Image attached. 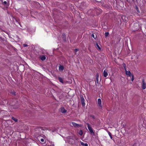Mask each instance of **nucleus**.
Masks as SVG:
<instances>
[{
	"label": "nucleus",
	"mask_w": 146,
	"mask_h": 146,
	"mask_svg": "<svg viewBox=\"0 0 146 146\" xmlns=\"http://www.w3.org/2000/svg\"><path fill=\"white\" fill-rule=\"evenodd\" d=\"M41 53L42 54H45L46 52L45 50L44 49L42 50Z\"/></svg>",
	"instance_id": "a211bd4d"
},
{
	"label": "nucleus",
	"mask_w": 146,
	"mask_h": 146,
	"mask_svg": "<svg viewBox=\"0 0 146 146\" xmlns=\"http://www.w3.org/2000/svg\"><path fill=\"white\" fill-rule=\"evenodd\" d=\"M96 46L99 50H100L101 49V48L98 45V44L97 43L96 44Z\"/></svg>",
	"instance_id": "aec40b11"
},
{
	"label": "nucleus",
	"mask_w": 146,
	"mask_h": 146,
	"mask_svg": "<svg viewBox=\"0 0 146 146\" xmlns=\"http://www.w3.org/2000/svg\"><path fill=\"white\" fill-rule=\"evenodd\" d=\"M54 145H51V146H54Z\"/></svg>",
	"instance_id": "2f4dec72"
},
{
	"label": "nucleus",
	"mask_w": 146,
	"mask_h": 146,
	"mask_svg": "<svg viewBox=\"0 0 146 146\" xmlns=\"http://www.w3.org/2000/svg\"><path fill=\"white\" fill-rule=\"evenodd\" d=\"M92 36L94 38H95L94 37V34H92Z\"/></svg>",
	"instance_id": "bb28decb"
},
{
	"label": "nucleus",
	"mask_w": 146,
	"mask_h": 146,
	"mask_svg": "<svg viewBox=\"0 0 146 146\" xmlns=\"http://www.w3.org/2000/svg\"><path fill=\"white\" fill-rule=\"evenodd\" d=\"M64 69V67L60 65L59 66V70L60 71H62Z\"/></svg>",
	"instance_id": "9b49d317"
},
{
	"label": "nucleus",
	"mask_w": 146,
	"mask_h": 146,
	"mask_svg": "<svg viewBox=\"0 0 146 146\" xmlns=\"http://www.w3.org/2000/svg\"><path fill=\"white\" fill-rule=\"evenodd\" d=\"M142 88L144 90L146 88V84L143 79L142 80Z\"/></svg>",
	"instance_id": "20e7f679"
},
{
	"label": "nucleus",
	"mask_w": 146,
	"mask_h": 146,
	"mask_svg": "<svg viewBox=\"0 0 146 146\" xmlns=\"http://www.w3.org/2000/svg\"><path fill=\"white\" fill-rule=\"evenodd\" d=\"M40 59L42 61H44L46 59V56L44 55H42L40 56Z\"/></svg>",
	"instance_id": "9d476101"
},
{
	"label": "nucleus",
	"mask_w": 146,
	"mask_h": 146,
	"mask_svg": "<svg viewBox=\"0 0 146 146\" xmlns=\"http://www.w3.org/2000/svg\"><path fill=\"white\" fill-rule=\"evenodd\" d=\"M23 45L24 47H25L27 46H28V45L26 44H23Z\"/></svg>",
	"instance_id": "b1692460"
},
{
	"label": "nucleus",
	"mask_w": 146,
	"mask_h": 146,
	"mask_svg": "<svg viewBox=\"0 0 146 146\" xmlns=\"http://www.w3.org/2000/svg\"><path fill=\"white\" fill-rule=\"evenodd\" d=\"M92 117L94 119L95 118V116H92Z\"/></svg>",
	"instance_id": "cd10ccee"
},
{
	"label": "nucleus",
	"mask_w": 146,
	"mask_h": 146,
	"mask_svg": "<svg viewBox=\"0 0 146 146\" xmlns=\"http://www.w3.org/2000/svg\"><path fill=\"white\" fill-rule=\"evenodd\" d=\"M109 35V33L108 32H106L105 33V35L106 37L108 36Z\"/></svg>",
	"instance_id": "6ab92c4d"
},
{
	"label": "nucleus",
	"mask_w": 146,
	"mask_h": 146,
	"mask_svg": "<svg viewBox=\"0 0 146 146\" xmlns=\"http://www.w3.org/2000/svg\"><path fill=\"white\" fill-rule=\"evenodd\" d=\"M135 25H139V24H138L137 23H135Z\"/></svg>",
	"instance_id": "c756f323"
},
{
	"label": "nucleus",
	"mask_w": 146,
	"mask_h": 146,
	"mask_svg": "<svg viewBox=\"0 0 146 146\" xmlns=\"http://www.w3.org/2000/svg\"><path fill=\"white\" fill-rule=\"evenodd\" d=\"M80 143L82 145L84 146H88V144L87 143H84L83 142H81Z\"/></svg>",
	"instance_id": "ddd939ff"
},
{
	"label": "nucleus",
	"mask_w": 146,
	"mask_h": 146,
	"mask_svg": "<svg viewBox=\"0 0 146 146\" xmlns=\"http://www.w3.org/2000/svg\"><path fill=\"white\" fill-rule=\"evenodd\" d=\"M81 102L82 105L84 106L85 105V100L83 97H81Z\"/></svg>",
	"instance_id": "423d86ee"
},
{
	"label": "nucleus",
	"mask_w": 146,
	"mask_h": 146,
	"mask_svg": "<svg viewBox=\"0 0 146 146\" xmlns=\"http://www.w3.org/2000/svg\"><path fill=\"white\" fill-rule=\"evenodd\" d=\"M78 49H75L74 50V51L75 52H77L78 51Z\"/></svg>",
	"instance_id": "393cba45"
},
{
	"label": "nucleus",
	"mask_w": 146,
	"mask_h": 146,
	"mask_svg": "<svg viewBox=\"0 0 146 146\" xmlns=\"http://www.w3.org/2000/svg\"><path fill=\"white\" fill-rule=\"evenodd\" d=\"M130 0H127V1H128V2L129 1H130Z\"/></svg>",
	"instance_id": "7c9ffc66"
},
{
	"label": "nucleus",
	"mask_w": 146,
	"mask_h": 146,
	"mask_svg": "<svg viewBox=\"0 0 146 146\" xmlns=\"http://www.w3.org/2000/svg\"><path fill=\"white\" fill-rule=\"evenodd\" d=\"M38 141H40L42 142H43L44 141V139L42 138V137L41 136H38Z\"/></svg>",
	"instance_id": "6e6552de"
},
{
	"label": "nucleus",
	"mask_w": 146,
	"mask_h": 146,
	"mask_svg": "<svg viewBox=\"0 0 146 146\" xmlns=\"http://www.w3.org/2000/svg\"><path fill=\"white\" fill-rule=\"evenodd\" d=\"M110 138H111V139H112L113 137H112V135H111V136H110Z\"/></svg>",
	"instance_id": "c85d7f7f"
},
{
	"label": "nucleus",
	"mask_w": 146,
	"mask_h": 146,
	"mask_svg": "<svg viewBox=\"0 0 146 146\" xmlns=\"http://www.w3.org/2000/svg\"><path fill=\"white\" fill-rule=\"evenodd\" d=\"M123 66L125 68V69H126V65L125 64H123Z\"/></svg>",
	"instance_id": "5701e85b"
},
{
	"label": "nucleus",
	"mask_w": 146,
	"mask_h": 146,
	"mask_svg": "<svg viewBox=\"0 0 146 146\" xmlns=\"http://www.w3.org/2000/svg\"><path fill=\"white\" fill-rule=\"evenodd\" d=\"M98 104L100 108H102V101L100 98H98Z\"/></svg>",
	"instance_id": "7ed1b4c3"
},
{
	"label": "nucleus",
	"mask_w": 146,
	"mask_h": 146,
	"mask_svg": "<svg viewBox=\"0 0 146 146\" xmlns=\"http://www.w3.org/2000/svg\"><path fill=\"white\" fill-rule=\"evenodd\" d=\"M87 125H88V128L89 130V131L93 135H94V133L93 131V129L92 127L90 126L89 124L88 123H87Z\"/></svg>",
	"instance_id": "f03ea898"
},
{
	"label": "nucleus",
	"mask_w": 146,
	"mask_h": 146,
	"mask_svg": "<svg viewBox=\"0 0 146 146\" xmlns=\"http://www.w3.org/2000/svg\"><path fill=\"white\" fill-rule=\"evenodd\" d=\"M3 3L5 4L6 5L7 4V2L6 1H4L3 2Z\"/></svg>",
	"instance_id": "a878e982"
},
{
	"label": "nucleus",
	"mask_w": 146,
	"mask_h": 146,
	"mask_svg": "<svg viewBox=\"0 0 146 146\" xmlns=\"http://www.w3.org/2000/svg\"><path fill=\"white\" fill-rule=\"evenodd\" d=\"M103 75L105 77H106L108 75V73L107 71H106L105 70L104 72Z\"/></svg>",
	"instance_id": "f8f14e48"
},
{
	"label": "nucleus",
	"mask_w": 146,
	"mask_h": 146,
	"mask_svg": "<svg viewBox=\"0 0 146 146\" xmlns=\"http://www.w3.org/2000/svg\"><path fill=\"white\" fill-rule=\"evenodd\" d=\"M131 78V81H133L134 80V78L133 75L132 74L130 76Z\"/></svg>",
	"instance_id": "dca6fc26"
},
{
	"label": "nucleus",
	"mask_w": 146,
	"mask_h": 146,
	"mask_svg": "<svg viewBox=\"0 0 146 146\" xmlns=\"http://www.w3.org/2000/svg\"><path fill=\"white\" fill-rule=\"evenodd\" d=\"M58 79L60 82L62 83V84H63V79L62 78L60 77H59L58 78Z\"/></svg>",
	"instance_id": "4468645a"
},
{
	"label": "nucleus",
	"mask_w": 146,
	"mask_h": 146,
	"mask_svg": "<svg viewBox=\"0 0 146 146\" xmlns=\"http://www.w3.org/2000/svg\"><path fill=\"white\" fill-rule=\"evenodd\" d=\"M60 111L62 113H65L66 112L67 110L64 107H62L60 109Z\"/></svg>",
	"instance_id": "1a4fd4ad"
},
{
	"label": "nucleus",
	"mask_w": 146,
	"mask_h": 146,
	"mask_svg": "<svg viewBox=\"0 0 146 146\" xmlns=\"http://www.w3.org/2000/svg\"><path fill=\"white\" fill-rule=\"evenodd\" d=\"M135 9L138 12H139V9L138 8L137 6H136L135 7Z\"/></svg>",
	"instance_id": "412c9836"
},
{
	"label": "nucleus",
	"mask_w": 146,
	"mask_h": 146,
	"mask_svg": "<svg viewBox=\"0 0 146 146\" xmlns=\"http://www.w3.org/2000/svg\"><path fill=\"white\" fill-rule=\"evenodd\" d=\"M12 118L13 120L15 122H16L17 121V119L16 118L12 117Z\"/></svg>",
	"instance_id": "2eb2a0df"
},
{
	"label": "nucleus",
	"mask_w": 146,
	"mask_h": 146,
	"mask_svg": "<svg viewBox=\"0 0 146 146\" xmlns=\"http://www.w3.org/2000/svg\"><path fill=\"white\" fill-rule=\"evenodd\" d=\"M107 132L108 133V135H109V136L110 137L111 135V134L110 132L109 131H108Z\"/></svg>",
	"instance_id": "4be33fe9"
},
{
	"label": "nucleus",
	"mask_w": 146,
	"mask_h": 146,
	"mask_svg": "<svg viewBox=\"0 0 146 146\" xmlns=\"http://www.w3.org/2000/svg\"><path fill=\"white\" fill-rule=\"evenodd\" d=\"M125 71L126 73V74L128 76H131L132 74H131V73L130 71H127L126 70V69H125Z\"/></svg>",
	"instance_id": "0eeeda50"
},
{
	"label": "nucleus",
	"mask_w": 146,
	"mask_h": 146,
	"mask_svg": "<svg viewBox=\"0 0 146 146\" xmlns=\"http://www.w3.org/2000/svg\"><path fill=\"white\" fill-rule=\"evenodd\" d=\"M76 139V136L73 135L72 137H67L66 141L70 144H74L75 143V140Z\"/></svg>",
	"instance_id": "f257e3e1"
},
{
	"label": "nucleus",
	"mask_w": 146,
	"mask_h": 146,
	"mask_svg": "<svg viewBox=\"0 0 146 146\" xmlns=\"http://www.w3.org/2000/svg\"><path fill=\"white\" fill-rule=\"evenodd\" d=\"M78 133L80 135H82L83 134V132L82 130H80Z\"/></svg>",
	"instance_id": "f3484780"
},
{
	"label": "nucleus",
	"mask_w": 146,
	"mask_h": 146,
	"mask_svg": "<svg viewBox=\"0 0 146 146\" xmlns=\"http://www.w3.org/2000/svg\"><path fill=\"white\" fill-rule=\"evenodd\" d=\"M72 124L74 126V127H80L81 126L79 124H77V123H76L75 122H72Z\"/></svg>",
	"instance_id": "39448f33"
},
{
	"label": "nucleus",
	"mask_w": 146,
	"mask_h": 146,
	"mask_svg": "<svg viewBox=\"0 0 146 146\" xmlns=\"http://www.w3.org/2000/svg\"><path fill=\"white\" fill-rule=\"evenodd\" d=\"M64 36H65V35H64V34H63V36H64Z\"/></svg>",
	"instance_id": "473e14b6"
}]
</instances>
